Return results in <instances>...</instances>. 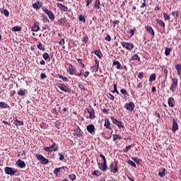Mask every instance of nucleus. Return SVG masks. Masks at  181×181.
Wrapping results in <instances>:
<instances>
[{
	"instance_id": "obj_1",
	"label": "nucleus",
	"mask_w": 181,
	"mask_h": 181,
	"mask_svg": "<svg viewBox=\"0 0 181 181\" xmlns=\"http://www.w3.org/2000/svg\"><path fill=\"white\" fill-rule=\"evenodd\" d=\"M4 172L6 175H9L10 176H15L18 171L15 170V168H12L11 167H6L4 168Z\"/></svg>"
},
{
	"instance_id": "obj_2",
	"label": "nucleus",
	"mask_w": 181,
	"mask_h": 181,
	"mask_svg": "<svg viewBox=\"0 0 181 181\" xmlns=\"http://www.w3.org/2000/svg\"><path fill=\"white\" fill-rule=\"evenodd\" d=\"M177 83L178 81L177 78H172V84L170 87L171 93H175L176 91V89L177 88Z\"/></svg>"
},
{
	"instance_id": "obj_3",
	"label": "nucleus",
	"mask_w": 181,
	"mask_h": 181,
	"mask_svg": "<svg viewBox=\"0 0 181 181\" xmlns=\"http://www.w3.org/2000/svg\"><path fill=\"white\" fill-rule=\"evenodd\" d=\"M120 45H122V47H124L127 50L131 51L134 49V44L132 42H120Z\"/></svg>"
},
{
	"instance_id": "obj_4",
	"label": "nucleus",
	"mask_w": 181,
	"mask_h": 181,
	"mask_svg": "<svg viewBox=\"0 0 181 181\" xmlns=\"http://www.w3.org/2000/svg\"><path fill=\"white\" fill-rule=\"evenodd\" d=\"M36 156L38 160H40L41 165H47V163H49V160L45 158L42 154L37 153Z\"/></svg>"
},
{
	"instance_id": "obj_5",
	"label": "nucleus",
	"mask_w": 181,
	"mask_h": 181,
	"mask_svg": "<svg viewBox=\"0 0 181 181\" xmlns=\"http://www.w3.org/2000/svg\"><path fill=\"white\" fill-rule=\"evenodd\" d=\"M124 108L127 110V111H129V112H132L134 111V109L135 108V104L132 102H129L125 104Z\"/></svg>"
},
{
	"instance_id": "obj_6",
	"label": "nucleus",
	"mask_w": 181,
	"mask_h": 181,
	"mask_svg": "<svg viewBox=\"0 0 181 181\" xmlns=\"http://www.w3.org/2000/svg\"><path fill=\"white\" fill-rule=\"evenodd\" d=\"M112 173H117L118 172V164L117 163H112L109 166Z\"/></svg>"
},
{
	"instance_id": "obj_7",
	"label": "nucleus",
	"mask_w": 181,
	"mask_h": 181,
	"mask_svg": "<svg viewBox=\"0 0 181 181\" xmlns=\"http://www.w3.org/2000/svg\"><path fill=\"white\" fill-rule=\"evenodd\" d=\"M76 71L77 69H76V66L71 64H69V67L67 69V73H69L70 76H73V74H76Z\"/></svg>"
},
{
	"instance_id": "obj_8",
	"label": "nucleus",
	"mask_w": 181,
	"mask_h": 181,
	"mask_svg": "<svg viewBox=\"0 0 181 181\" xmlns=\"http://www.w3.org/2000/svg\"><path fill=\"white\" fill-rule=\"evenodd\" d=\"M110 118L112 122V124H115V125H117V127H118L119 129H121V128H124V124H122V122H121L119 120H117L114 117H111Z\"/></svg>"
},
{
	"instance_id": "obj_9",
	"label": "nucleus",
	"mask_w": 181,
	"mask_h": 181,
	"mask_svg": "<svg viewBox=\"0 0 181 181\" xmlns=\"http://www.w3.org/2000/svg\"><path fill=\"white\" fill-rule=\"evenodd\" d=\"M98 166L100 170H102V172H106V170L108 169V166H107V163H98Z\"/></svg>"
},
{
	"instance_id": "obj_10",
	"label": "nucleus",
	"mask_w": 181,
	"mask_h": 181,
	"mask_svg": "<svg viewBox=\"0 0 181 181\" xmlns=\"http://www.w3.org/2000/svg\"><path fill=\"white\" fill-rule=\"evenodd\" d=\"M57 87H59L62 91H64V93H70V88L63 83H58Z\"/></svg>"
},
{
	"instance_id": "obj_11",
	"label": "nucleus",
	"mask_w": 181,
	"mask_h": 181,
	"mask_svg": "<svg viewBox=\"0 0 181 181\" xmlns=\"http://www.w3.org/2000/svg\"><path fill=\"white\" fill-rule=\"evenodd\" d=\"M90 117V119H94V118H95V112H94V109L91 107H90L89 108L86 109Z\"/></svg>"
},
{
	"instance_id": "obj_12",
	"label": "nucleus",
	"mask_w": 181,
	"mask_h": 181,
	"mask_svg": "<svg viewBox=\"0 0 181 181\" xmlns=\"http://www.w3.org/2000/svg\"><path fill=\"white\" fill-rule=\"evenodd\" d=\"M95 64L90 67V70L93 73H94V71H98V68L100 67V61L95 59Z\"/></svg>"
},
{
	"instance_id": "obj_13",
	"label": "nucleus",
	"mask_w": 181,
	"mask_h": 181,
	"mask_svg": "<svg viewBox=\"0 0 181 181\" xmlns=\"http://www.w3.org/2000/svg\"><path fill=\"white\" fill-rule=\"evenodd\" d=\"M74 136H78V138L83 136V132L81 131V129H80V127L76 128L74 129Z\"/></svg>"
},
{
	"instance_id": "obj_14",
	"label": "nucleus",
	"mask_w": 181,
	"mask_h": 181,
	"mask_svg": "<svg viewBox=\"0 0 181 181\" xmlns=\"http://www.w3.org/2000/svg\"><path fill=\"white\" fill-rule=\"evenodd\" d=\"M86 129L88 132H89L91 135L93 134H95V127H94V124H89L86 127Z\"/></svg>"
},
{
	"instance_id": "obj_15",
	"label": "nucleus",
	"mask_w": 181,
	"mask_h": 181,
	"mask_svg": "<svg viewBox=\"0 0 181 181\" xmlns=\"http://www.w3.org/2000/svg\"><path fill=\"white\" fill-rule=\"evenodd\" d=\"M179 129V124H177V122H176V119H173V127L172 131L173 132H176Z\"/></svg>"
},
{
	"instance_id": "obj_16",
	"label": "nucleus",
	"mask_w": 181,
	"mask_h": 181,
	"mask_svg": "<svg viewBox=\"0 0 181 181\" xmlns=\"http://www.w3.org/2000/svg\"><path fill=\"white\" fill-rule=\"evenodd\" d=\"M33 32H39L40 30V28L39 27V22L35 21L34 23L33 26L32 27Z\"/></svg>"
},
{
	"instance_id": "obj_17",
	"label": "nucleus",
	"mask_w": 181,
	"mask_h": 181,
	"mask_svg": "<svg viewBox=\"0 0 181 181\" xmlns=\"http://www.w3.org/2000/svg\"><path fill=\"white\" fill-rule=\"evenodd\" d=\"M16 165H18V166L19 168H21V169H23L24 168H26V163H25V161H23V160H21V159L17 160Z\"/></svg>"
},
{
	"instance_id": "obj_18",
	"label": "nucleus",
	"mask_w": 181,
	"mask_h": 181,
	"mask_svg": "<svg viewBox=\"0 0 181 181\" xmlns=\"http://www.w3.org/2000/svg\"><path fill=\"white\" fill-rule=\"evenodd\" d=\"M57 6H58V8H59V9L61 11H63L64 12H67L69 8L64 5H63L62 4L60 3H57Z\"/></svg>"
},
{
	"instance_id": "obj_19",
	"label": "nucleus",
	"mask_w": 181,
	"mask_h": 181,
	"mask_svg": "<svg viewBox=\"0 0 181 181\" xmlns=\"http://www.w3.org/2000/svg\"><path fill=\"white\" fill-rule=\"evenodd\" d=\"M93 53H94V54H95V56H97V57H98V59L103 58V52H101V50L97 49L95 52L92 51L91 54H93Z\"/></svg>"
},
{
	"instance_id": "obj_20",
	"label": "nucleus",
	"mask_w": 181,
	"mask_h": 181,
	"mask_svg": "<svg viewBox=\"0 0 181 181\" xmlns=\"http://www.w3.org/2000/svg\"><path fill=\"white\" fill-rule=\"evenodd\" d=\"M168 104L169 107H171V108H173V107H175V99L172 97H170L168 100Z\"/></svg>"
},
{
	"instance_id": "obj_21",
	"label": "nucleus",
	"mask_w": 181,
	"mask_h": 181,
	"mask_svg": "<svg viewBox=\"0 0 181 181\" xmlns=\"http://www.w3.org/2000/svg\"><path fill=\"white\" fill-rule=\"evenodd\" d=\"M145 29L151 35V36H155V31H153V28H152V27L147 25L145 27Z\"/></svg>"
},
{
	"instance_id": "obj_22",
	"label": "nucleus",
	"mask_w": 181,
	"mask_h": 181,
	"mask_svg": "<svg viewBox=\"0 0 181 181\" xmlns=\"http://www.w3.org/2000/svg\"><path fill=\"white\" fill-rule=\"evenodd\" d=\"M161 71L163 73V74L165 76L164 81H166V80H168V69H166V67H165V66H163L161 67Z\"/></svg>"
},
{
	"instance_id": "obj_23",
	"label": "nucleus",
	"mask_w": 181,
	"mask_h": 181,
	"mask_svg": "<svg viewBox=\"0 0 181 181\" xmlns=\"http://www.w3.org/2000/svg\"><path fill=\"white\" fill-rule=\"evenodd\" d=\"M13 121H14L13 124H14V125H16V127H19L21 125H23V121L18 120L17 117L14 118Z\"/></svg>"
},
{
	"instance_id": "obj_24",
	"label": "nucleus",
	"mask_w": 181,
	"mask_h": 181,
	"mask_svg": "<svg viewBox=\"0 0 181 181\" xmlns=\"http://www.w3.org/2000/svg\"><path fill=\"white\" fill-rule=\"evenodd\" d=\"M104 127H105V128H107V129H112V128H111V126H110V120L107 118L105 119Z\"/></svg>"
},
{
	"instance_id": "obj_25",
	"label": "nucleus",
	"mask_w": 181,
	"mask_h": 181,
	"mask_svg": "<svg viewBox=\"0 0 181 181\" xmlns=\"http://www.w3.org/2000/svg\"><path fill=\"white\" fill-rule=\"evenodd\" d=\"M132 60H137L138 62H141V58L138 55V54H134L132 57L130 58V62Z\"/></svg>"
},
{
	"instance_id": "obj_26",
	"label": "nucleus",
	"mask_w": 181,
	"mask_h": 181,
	"mask_svg": "<svg viewBox=\"0 0 181 181\" xmlns=\"http://www.w3.org/2000/svg\"><path fill=\"white\" fill-rule=\"evenodd\" d=\"M37 49H39V50H41L42 52H45L46 48H45V45H43V44H42V42H39L38 45H37Z\"/></svg>"
},
{
	"instance_id": "obj_27",
	"label": "nucleus",
	"mask_w": 181,
	"mask_h": 181,
	"mask_svg": "<svg viewBox=\"0 0 181 181\" xmlns=\"http://www.w3.org/2000/svg\"><path fill=\"white\" fill-rule=\"evenodd\" d=\"M113 66H116V69L117 70H119V69H121V63H119V61L114 60L113 61Z\"/></svg>"
},
{
	"instance_id": "obj_28",
	"label": "nucleus",
	"mask_w": 181,
	"mask_h": 181,
	"mask_svg": "<svg viewBox=\"0 0 181 181\" xmlns=\"http://www.w3.org/2000/svg\"><path fill=\"white\" fill-rule=\"evenodd\" d=\"M175 69L177 70V73L178 76H180L181 75V64H177L175 65Z\"/></svg>"
},
{
	"instance_id": "obj_29",
	"label": "nucleus",
	"mask_w": 181,
	"mask_h": 181,
	"mask_svg": "<svg viewBox=\"0 0 181 181\" xmlns=\"http://www.w3.org/2000/svg\"><path fill=\"white\" fill-rule=\"evenodd\" d=\"M100 6H101V3L100 2V0H95V5L93 6V8L95 9H100Z\"/></svg>"
},
{
	"instance_id": "obj_30",
	"label": "nucleus",
	"mask_w": 181,
	"mask_h": 181,
	"mask_svg": "<svg viewBox=\"0 0 181 181\" xmlns=\"http://www.w3.org/2000/svg\"><path fill=\"white\" fill-rule=\"evenodd\" d=\"M18 95H21V97H23V95H25L26 94V90L24 89H20L18 93H17Z\"/></svg>"
},
{
	"instance_id": "obj_31",
	"label": "nucleus",
	"mask_w": 181,
	"mask_h": 181,
	"mask_svg": "<svg viewBox=\"0 0 181 181\" xmlns=\"http://www.w3.org/2000/svg\"><path fill=\"white\" fill-rule=\"evenodd\" d=\"M1 13H3V15L6 16V17L9 16V11L7 9H3L0 8Z\"/></svg>"
},
{
	"instance_id": "obj_32",
	"label": "nucleus",
	"mask_w": 181,
	"mask_h": 181,
	"mask_svg": "<svg viewBox=\"0 0 181 181\" xmlns=\"http://www.w3.org/2000/svg\"><path fill=\"white\" fill-rule=\"evenodd\" d=\"M51 148H52V151L54 152H56V151H59V145H57L56 143H53L51 146Z\"/></svg>"
},
{
	"instance_id": "obj_33",
	"label": "nucleus",
	"mask_w": 181,
	"mask_h": 181,
	"mask_svg": "<svg viewBox=\"0 0 181 181\" xmlns=\"http://www.w3.org/2000/svg\"><path fill=\"white\" fill-rule=\"evenodd\" d=\"M155 80H156V74H151L149 76L150 83H152V81H155Z\"/></svg>"
},
{
	"instance_id": "obj_34",
	"label": "nucleus",
	"mask_w": 181,
	"mask_h": 181,
	"mask_svg": "<svg viewBox=\"0 0 181 181\" xmlns=\"http://www.w3.org/2000/svg\"><path fill=\"white\" fill-rule=\"evenodd\" d=\"M92 175H93V176H96L97 177H98L99 176H101L102 173L101 172H100V170H96L92 172Z\"/></svg>"
},
{
	"instance_id": "obj_35",
	"label": "nucleus",
	"mask_w": 181,
	"mask_h": 181,
	"mask_svg": "<svg viewBox=\"0 0 181 181\" xmlns=\"http://www.w3.org/2000/svg\"><path fill=\"white\" fill-rule=\"evenodd\" d=\"M47 15L50 21H54V14H53V12L49 11Z\"/></svg>"
},
{
	"instance_id": "obj_36",
	"label": "nucleus",
	"mask_w": 181,
	"mask_h": 181,
	"mask_svg": "<svg viewBox=\"0 0 181 181\" xmlns=\"http://www.w3.org/2000/svg\"><path fill=\"white\" fill-rule=\"evenodd\" d=\"M157 23H158L159 25L161 26V28H163L165 29V22L160 19H157L156 20Z\"/></svg>"
},
{
	"instance_id": "obj_37",
	"label": "nucleus",
	"mask_w": 181,
	"mask_h": 181,
	"mask_svg": "<svg viewBox=\"0 0 181 181\" xmlns=\"http://www.w3.org/2000/svg\"><path fill=\"white\" fill-rule=\"evenodd\" d=\"M112 138L114 142H115L117 139H122V137L119 134H113Z\"/></svg>"
},
{
	"instance_id": "obj_38",
	"label": "nucleus",
	"mask_w": 181,
	"mask_h": 181,
	"mask_svg": "<svg viewBox=\"0 0 181 181\" xmlns=\"http://www.w3.org/2000/svg\"><path fill=\"white\" fill-rule=\"evenodd\" d=\"M163 15L165 21H170V15L168 14V13H163Z\"/></svg>"
},
{
	"instance_id": "obj_39",
	"label": "nucleus",
	"mask_w": 181,
	"mask_h": 181,
	"mask_svg": "<svg viewBox=\"0 0 181 181\" xmlns=\"http://www.w3.org/2000/svg\"><path fill=\"white\" fill-rule=\"evenodd\" d=\"M0 108H8V104L5 102H0Z\"/></svg>"
},
{
	"instance_id": "obj_40",
	"label": "nucleus",
	"mask_w": 181,
	"mask_h": 181,
	"mask_svg": "<svg viewBox=\"0 0 181 181\" xmlns=\"http://www.w3.org/2000/svg\"><path fill=\"white\" fill-rule=\"evenodd\" d=\"M59 23L62 24V23H66V22H67V20H66V17L64 18H61L58 20Z\"/></svg>"
},
{
	"instance_id": "obj_41",
	"label": "nucleus",
	"mask_w": 181,
	"mask_h": 181,
	"mask_svg": "<svg viewBox=\"0 0 181 181\" xmlns=\"http://www.w3.org/2000/svg\"><path fill=\"white\" fill-rule=\"evenodd\" d=\"M44 151H45V152H53V148L51 146L49 147H44Z\"/></svg>"
},
{
	"instance_id": "obj_42",
	"label": "nucleus",
	"mask_w": 181,
	"mask_h": 181,
	"mask_svg": "<svg viewBox=\"0 0 181 181\" xmlns=\"http://www.w3.org/2000/svg\"><path fill=\"white\" fill-rule=\"evenodd\" d=\"M40 127L42 129H46L47 128V124L42 122L40 123Z\"/></svg>"
},
{
	"instance_id": "obj_43",
	"label": "nucleus",
	"mask_w": 181,
	"mask_h": 181,
	"mask_svg": "<svg viewBox=\"0 0 181 181\" xmlns=\"http://www.w3.org/2000/svg\"><path fill=\"white\" fill-rule=\"evenodd\" d=\"M166 170V169L163 168L162 171H160L158 173V176H160V177H163L165 176V171Z\"/></svg>"
},
{
	"instance_id": "obj_44",
	"label": "nucleus",
	"mask_w": 181,
	"mask_h": 181,
	"mask_svg": "<svg viewBox=\"0 0 181 181\" xmlns=\"http://www.w3.org/2000/svg\"><path fill=\"white\" fill-rule=\"evenodd\" d=\"M107 97L108 98L109 100H111L112 101H114V100H115V97H114V95L111 93H108L107 95Z\"/></svg>"
},
{
	"instance_id": "obj_45",
	"label": "nucleus",
	"mask_w": 181,
	"mask_h": 181,
	"mask_svg": "<svg viewBox=\"0 0 181 181\" xmlns=\"http://www.w3.org/2000/svg\"><path fill=\"white\" fill-rule=\"evenodd\" d=\"M127 163H128V165H130L132 166L133 168H136V164H135V163H134V161H132V160H129L127 161Z\"/></svg>"
},
{
	"instance_id": "obj_46",
	"label": "nucleus",
	"mask_w": 181,
	"mask_h": 181,
	"mask_svg": "<svg viewBox=\"0 0 181 181\" xmlns=\"http://www.w3.org/2000/svg\"><path fill=\"white\" fill-rule=\"evenodd\" d=\"M33 8H34V9H40V6H39V2L33 4Z\"/></svg>"
},
{
	"instance_id": "obj_47",
	"label": "nucleus",
	"mask_w": 181,
	"mask_h": 181,
	"mask_svg": "<svg viewBox=\"0 0 181 181\" xmlns=\"http://www.w3.org/2000/svg\"><path fill=\"white\" fill-rule=\"evenodd\" d=\"M136 31V28H134L132 30H129V33L131 35V37L134 36V33Z\"/></svg>"
},
{
	"instance_id": "obj_48",
	"label": "nucleus",
	"mask_w": 181,
	"mask_h": 181,
	"mask_svg": "<svg viewBox=\"0 0 181 181\" xmlns=\"http://www.w3.org/2000/svg\"><path fill=\"white\" fill-rule=\"evenodd\" d=\"M78 19L80 22H83V23H86V17H84L83 16H79Z\"/></svg>"
},
{
	"instance_id": "obj_49",
	"label": "nucleus",
	"mask_w": 181,
	"mask_h": 181,
	"mask_svg": "<svg viewBox=\"0 0 181 181\" xmlns=\"http://www.w3.org/2000/svg\"><path fill=\"white\" fill-rule=\"evenodd\" d=\"M132 160L135 162V163H137V165H139V158L138 157H132Z\"/></svg>"
},
{
	"instance_id": "obj_50",
	"label": "nucleus",
	"mask_w": 181,
	"mask_h": 181,
	"mask_svg": "<svg viewBox=\"0 0 181 181\" xmlns=\"http://www.w3.org/2000/svg\"><path fill=\"white\" fill-rule=\"evenodd\" d=\"M42 57H43L44 60H47L49 57V54H47V52H45L42 54Z\"/></svg>"
},
{
	"instance_id": "obj_51",
	"label": "nucleus",
	"mask_w": 181,
	"mask_h": 181,
	"mask_svg": "<svg viewBox=\"0 0 181 181\" xmlns=\"http://www.w3.org/2000/svg\"><path fill=\"white\" fill-rule=\"evenodd\" d=\"M131 148H132V145H129L127 146L124 149H123V152H127L129 151V149H131Z\"/></svg>"
},
{
	"instance_id": "obj_52",
	"label": "nucleus",
	"mask_w": 181,
	"mask_h": 181,
	"mask_svg": "<svg viewBox=\"0 0 181 181\" xmlns=\"http://www.w3.org/2000/svg\"><path fill=\"white\" fill-rule=\"evenodd\" d=\"M59 78L62 80L63 81H69V79L66 78L65 76H63V75H58Z\"/></svg>"
},
{
	"instance_id": "obj_53",
	"label": "nucleus",
	"mask_w": 181,
	"mask_h": 181,
	"mask_svg": "<svg viewBox=\"0 0 181 181\" xmlns=\"http://www.w3.org/2000/svg\"><path fill=\"white\" fill-rule=\"evenodd\" d=\"M69 179H71V180H72V181L76 180V175H74V174H71V175H69Z\"/></svg>"
},
{
	"instance_id": "obj_54",
	"label": "nucleus",
	"mask_w": 181,
	"mask_h": 181,
	"mask_svg": "<svg viewBox=\"0 0 181 181\" xmlns=\"http://www.w3.org/2000/svg\"><path fill=\"white\" fill-rule=\"evenodd\" d=\"M78 86L80 90H86V86H84V85L83 83H78Z\"/></svg>"
},
{
	"instance_id": "obj_55",
	"label": "nucleus",
	"mask_w": 181,
	"mask_h": 181,
	"mask_svg": "<svg viewBox=\"0 0 181 181\" xmlns=\"http://www.w3.org/2000/svg\"><path fill=\"white\" fill-rule=\"evenodd\" d=\"M172 15L173 16L177 18V16H179V11H173Z\"/></svg>"
},
{
	"instance_id": "obj_56",
	"label": "nucleus",
	"mask_w": 181,
	"mask_h": 181,
	"mask_svg": "<svg viewBox=\"0 0 181 181\" xmlns=\"http://www.w3.org/2000/svg\"><path fill=\"white\" fill-rule=\"evenodd\" d=\"M165 56H169V54H170V49L166 48L165 50Z\"/></svg>"
},
{
	"instance_id": "obj_57",
	"label": "nucleus",
	"mask_w": 181,
	"mask_h": 181,
	"mask_svg": "<svg viewBox=\"0 0 181 181\" xmlns=\"http://www.w3.org/2000/svg\"><path fill=\"white\" fill-rule=\"evenodd\" d=\"M42 9L43 12H45V13H46V15H47L50 12V11H49L47 9V8L42 7Z\"/></svg>"
},
{
	"instance_id": "obj_58",
	"label": "nucleus",
	"mask_w": 181,
	"mask_h": 181,
	"mask_svg": "<svg viewBox=\"0 0 181 181\" xmlns=\"http://www.w3.org/2000/svg\"><path fill=\"white\" fill-rule=\"evenodd\" d=\"M60 169H62V168H57L54 170V175H57L59 173V172H60Z\"/></svg>"
},
{
	"instance_id": "obj_59",
	"label": "nucleus",
	"mask_w": 181,
	"mask_h": 181,
	"mask_svg": "<svg viewBox=\"0 0 181 181\" xmlns=\"http://www.w3.org/2000/svg\"><path fill=\"white\" fill-rule=\"evenodd\" d=\"M137 77H138L139 78H144V72H139V73L137 74Z\"/></svg>"
},
{
	"instance_id": "obj_60",
	"label": "nucleus",
	"mask_w": 181,
	"mask_h": 181,
	"mask_svg": "<svg viewBox=\"0 0 181 181\" xmlns=\"http://www.w3.org/2000/svg\"><path fill=\"white\" fill-rule=\"evenodd\" d=\"M100 157L103 159V163H107V160L105 159V156L103 154H100Z\"/></svg>"
},
{
	"instance_id": "obj_61",
	"label": "nucleus",
	"mask_w": 181,
	"mask_h": 181,
	"mask_svg": "<svg viewBox=\"0 0 181 181\" xmlns=\"http://www.w3.org/2000/svg\"><path fill=\"white\" fill-rule=\"evenodd\" d=\"M120 93H121L122 94H123V95H127V90H125V89H124V88H122V89L120 90Z\"/></svg>"
},
{
	"instance_id": "obj_62",
	"label": "nucleus",
	"mask_w": 181,
	"mask_h": 181,
	"mask_svg": "<svg viewBox=\"0 0 181 181\" xmlns=\"http://www.w3.org/2000/svg\"><path fill=\"white\" fill-rule=\"evenodd\" d=\"M58 156L59 157V160H63L64 159V156H63L62 153H59Z\"/></svg>"
},
{
	"instance_id": "obj_63",
	"label": "nucleus",
	"mask_w": 181,
	"mask_h": 181,
	"mask_svg": "<svg viewBox=\"0 0 181 181\" xmlns=\"http://www.w3.org/2000/svg\"><path fill=\"white\" fill-rule=\"evenodd\" d=\"M83 42L84 43H88V36L83 37Z\"/></svg>"
},
{
	"instance_id": "obj_64",
	"label": "nucleus",
	"mask_w": 181,
	"mask_h": 181,
	"mask_svg": "<svg viewBox=\"0 0 181 181\" xmlns=\"http://www.w3.org/2000/svg\"><path fill=\"white\" fill-rule=\"evenodd\" d=\"M43 21L46 23L47 22H49V18H47V16H43Z\"/></svg>"
}]
</instances>
